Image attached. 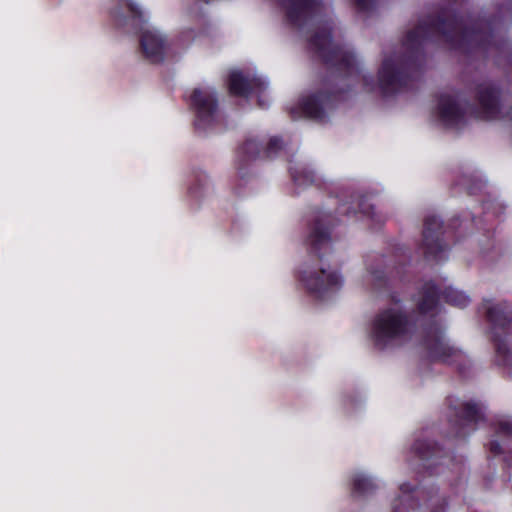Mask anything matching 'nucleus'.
Returning <instances> with one entry per match:
<instances>
[{
  "label": "nucleus",
  "instance_id": "obj_1",
  "mask_svg": "<svg viewBox=\"0 0 512 512\" xmlns=\"http://www.w3.org/2000/svg\"><path fill=\"white\" fill-rule=\"evenodd\" d=\"M406 321L400 310L390 309L382 312L374 320L372 338L377 346H384L400 338L405 332Z\"/></svg>",
  "mask_w": 512,
  "mask_h": 512
},
{
  "label": "nucleus",
  "instance_id": "obj_2",
  "mask_svg": "<svg viewBox=\"0 0 512 512\" xmlns=\"http://www.w3.org/2000/svg\"><path fill=\"white\" fill-rule=\"evenodd\" d=\"M301 277L306 287L315 292L338 287L342 283L341 277L336 272H328L322 263L306 265Z\"/></svg>",
  "mask_w": 512,
  "mask_h": 512
},
{
  "label": "nucleus",
  "instance_id": "obj_3",
  "mask_svg": "<svg viewBox=\"0 0 512 512\" xmlns=\"http://www.w3.org/2000/svg\"><path fill=\"white\" fill-rule=\"evenodd\" d=\"M192 105L197 110L196 126L205 130L214 120L216 101L211 90L195 89L191 95Z\"/></svg>",
  "mask_w": 512,
  "mask_h": 512
},
{
  "label": "nucleus",
  "instance_id": "obj_4",
  "mask_svg": "<svg viewBox=\"0 0 512 512\" xmlns=\"http://www.w3.org/2000/svg\"><path fill=\"white\" fill-rule=\"evenodd\" d=\"M141 46L145 56L153 63L161 62L166 53V44L156 30H146L141 39Z\"/></svg>",
  "mask_w": 512,
  "mask_h": 512
},
{
  "label": "nucleus",
  "instance_id": "obj_5",
  "mask_svg": "<svg viewBox=\"0 0 512 512\" xmlns=\"http://www.w3.org/2000/svg\"><path fill=\"white\" fill-rule=\"evenodd\" d=\"M480 103L484 110L485 119H491L495 116L498 109L497 94L494 90L485 89L480 93Z\"/></svg>",
  "mask_w": 512,
  "mask_h": 512
},
{
  "label": "nucleus",
  "instance_id": "obj_6",
  "mask_svg": "<svg viewBox=\"0 0 512 512\" xmlns=\"http://www.w3.org/2000/svg\"><path fill=\"white\" fill-rule=\"evenodd\" d=\"M439 110L443 121L448 125L453 124V122L459 117L458 108L450 97H443L440 99Z\"/></svg>",
  "mask_w": 512,
  "mask_h": 512
},
{
  "label": "nucleus",
  "instance_id": "obj_7",
  "mask_svg": "<svg viewBox=\"0 0 512 512\" xmlns=\"http://www.w3.org/2000/svg\"><path fill=\"white\" fill-rule=\"evenodd\" d=\"M250 84L238 71H232L230 74V91L235 95H247Z\"/></svg>",
  "mask_w": 512,
  "mask_h": 512
},
{
  "label": "nucleus",
  "instance_id": "obj_8",
  "mask_svg": "<svg viewBox=\"0 0 512 512\" xmlns=\"http://www.w3.org/2000/svg\"><path fill=\"white\" fill-rule=\"evenodd\" d=\"M309 241L315 252L322 250L328 252L331 250V242L326 233L317 232L310 237Z\"/></svg>",
  "mask_w": 512,
  "mask_h": 512
},
{
  "label": "nucleus",
  "instance_id": "obj_9",
  "mask_svg": "<svg viewBox=\"0 0 512 512\" xmlns=\"http://www.w3.org/2000/svg\"><path fill=\"white\" fill-rule=\"evenodd\" d=\"M446 301L452 305L463 308L469 304V297L463 292L450 288L446 292Z\"/></svg>",
  "mask_w": 512,
  "mask_h": 512
},
{
  "label": "nucleus",
  "instance_id": "obj_10",
  "mask_svg": "<svg viewBox=\"0 0 512 512\" xmlns=\"http://www.w3.org/2000/svg\"><path fill=\"white\" fill-rule=\"evenodd\" d=\"M303 110L304 112L313 118H321V111L318 107L317 99L315 97H310L303 102Z\"/></svg>",
  "mask_w": 512,
  "mask_h": 512
},
{
  "label": "nucleus",
  "instance_id": "obj_11",
  "mask_svg": "<svg viewBox=\"0 0 512 512\" xmlns=\"http://www.w3.org/2000/svg\"><path fill=\"white\" fill-rule=\"evenodd\" d=\"M242 150L247 154L248 158H253L258 155V145L252 140L247 141L242 147Z\"/></svg>",
  "mask_w": 512,
  "mask_h": 512
},
{
  "label": "nucleus",
  "instance_id": "obj_12",
  "mask_svg": "<svg viewBox=\"0 0 512 512\" xmlns=\"http://www.w3.org/2000/svg\"><path fill=\"white\" fill-rule=\"evenodd\" d=\"M367 485H370V483L368 479L363 475H359L354 479V487L358 491H364Z\"/></svg>",
  "mask_w": 512,
  "mask_h": 512
},
{
  "label": "nucleus",
  "instance_id": "obj_13",
  "mask_svg": "<svg viewBox=\"0 0 512 512\" xmlns=\"http://www.w3.org/2000/svg\"><path fill=\"white\" fill-rule=\"evenodd\" d=\"M436 303L434 295L427 296V299L420 304V310L423 312L428 311Z\"/></svg>",
  "mask_w": 512,
  "mask_h": 512
},
{
  "label": "nucleus",
  "instance_id": "obj_14",
  "mask_svg": "<svg viewBox=\"0 0 512 512\" xmlns=\"http://www.w3.org/2000/svg\"><path fill=\"white\" fill-rule=\"evenodd\" d=\"M281 148V141L278 138H272L267 148V154L270 156L277 149Z\"/></svg>",
  "mask_w": 512,
  "mask_h": 512
},
{
  "label": "nucleus",
  "instance_id": "obj_15",
  "mask_svg": "<svg viewBox=\"0 0 512 512\" xmlns=\"http://www.w3.org/2000/svg\"><path fill=\"white\" fill-rule=\"evenodd\" d=\"M432 356H433L434 358H437V359H442V360H445V359H446V356H445L444 354L439 353V352H438V349H434V350L432 351Z\"/></svg>",
  "mask_w": 512,
  "mask_h": 512
},
{
  "label": "nucleus",
  "instance_id": "obj_16",
  "mask_svg": "<svg viewBox=\"0 0 512 512\" xmlns=\"http://www.w3.org/2000/svg\"><path fill=\"white\" fill-rule=\"evenodd\" d=\"M294 180L298 184H305L306 182H308V180H306V178L302 179L300 176H294Z\"/></svg>",
  "mask_w": 512,
  "mask_h": 512
},
{
  "label": "nucleus",
  "instance_id": "obj_17",
  "mask_svg": "<svg viewBox=\"0 0 512 512\" xmlns=\"http://www.w3.org/2000/svg\"><path fill=\"white\" fill-rule=\"evenodd\" d=\"M488 315H489V317H490L492 320H496V319H495L494 312H493V310H492V309H490V308L488 309Z\"/></svg>",
  "mask_w": 512,
  "mask_h": 512
},
{
  "label": "nucleus",
  "instance_id": "obj_18",
  "mask_svg": "<svg viewBox=\"0 0 512 512\" xmlns=\"http://www.w3.org/2000/svg\"><path fill=\"white\" fill-rule=\"evenodd\" d=\"M492 449L495 450V451H498L499 445L497 443H493L492 444Z\"/></svg>",
  "mask_w": 512,
  "mask_h": 512
},
{
  "label": "nucleus",
  "instance_id": "obj_19",
  "mask_svg": "<svg viewBox=\"0 0 512 512\" xmlns=\"http://www.w3.org/2000/svg\"><path fill=\"white\" fill-rule=\"evenodd\" d=\"M439 345H440V348L445 349V350L447 349V347L444 346L443 343H440ZM448 350H450V348H448Z\"/></svg>",
  "mask_w": 512,
  "mask_h": 512
},
{
  "label": "nucleus",
  "instance_id": "obj_20",
  "mask_svg": "<svg viewBox=\"0 0 512 512\" xmlns=\"http://www.w3.org/2000/svg\"><path fill=\"white\" fill-rule=\"evenodd\" d=\"M475 409H476V407H475V406H468V410H469V411H472V410H475Z\"/></svg>",
  "mask_w": 512,
  "mask_h": 512
}]
</instances>
